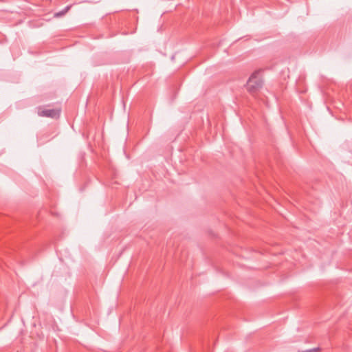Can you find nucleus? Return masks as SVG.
I'll list each match as a JSON object with an SVG mask.
<instances>
[{"instance_id":"3","label":"nucleus","mask_w":352,"mask_h":352,"mask_svg":"<svg viewBox=\"0 0 352 352\" xmlns=\"http://www.w3.org/2000/svg\"><path fill=\"white\" fill-rule=\"evenodd\" d=\"M72 8V6H66L63 10H62L61 11H59V12H55L54 14V16L55 18H60V17H62L66 13H67L69 12V10H70V8Z\"/></svg>"},{"instance_id":"2","label":"nucleus","mask_w":352,"mask_h":352,"mask_svg":"<svg viewBox=\"0 0 352 352\" xmlns=\"http://www.w3.org/2000/svg\"><path fill=\"white\" fill-rule=\"evenodd\" d=\"M60 111L56 109H45L42 107L38 109V115L41 117H47L51 118H58L60 116Z\"/></svg>"},{"instance_id":"1","label":"nucleus","mask_w":352,"mask_h":352,"mask_svg":"<svg viewBox=\"0 0 352 352\" xmlns=\"http://www.w3.org/2000/svg\"><path fill=\"white\" fill-rule=\"evenodd\" d=\"M263 81L259 76V72L256 71L250 76L247 83L246 89L252 94H256L263 87Z\"/></svg>"}]
</instances>
